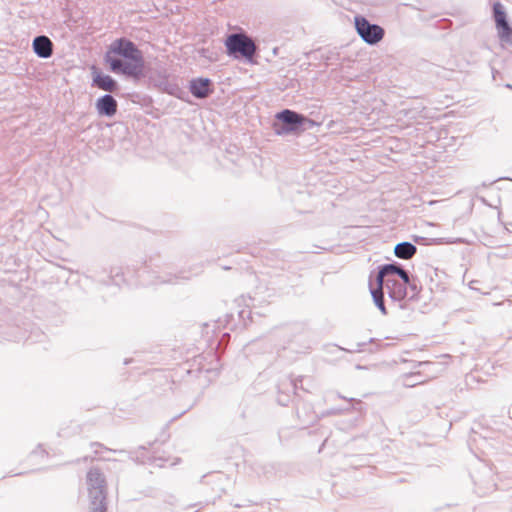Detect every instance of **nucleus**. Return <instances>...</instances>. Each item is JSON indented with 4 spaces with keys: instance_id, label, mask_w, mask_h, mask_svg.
<instances>
[{
    "instance_id": "f257e3e1",
    "label": "nucleus",
    "mask_w": 512,
    "mask_h": 512,
    "mask_svg": "<svg viewBox=\"0 0 512 512\" xmlns=\"http://www.w3.org/2000/svg\"><path fill=\"white\" fill-rule=\"evenodd\" d=\"M104 61L115 74L134 80L145 76L143 52L128 38L120 37L113 40L104 54Z\"/></svg>"
},
{
    "instance_id": "f03ea898",
    "label": "nucleus",
    "mask_w": 512,
    "mask_h": 512,
    "mask_svg": "<svg viewBox=\"0 0 512 512\" xmlns=\"http://www.w3.org/2000/svg\"><path fill=\"white\" fill-rule=\"evenodd\" d=\"M316 123L307 116L290 109L276 113L273 123L274 132L279 136L298 134L315 126Z\"/></svg>"
},
{
    "instance_id": "7ed1b4c3",
    "label": "nucleus",
    "mask_w": 512,
    "mask_h": 512,
    "mask_svg": "<svg viewBox=\"0 0 512 512\" xmlns=\"http://www.w3.org/2000/svg\"><path fill=\"white\" fill-rule=\"evenodd\" d=\"M224 45L229 57L236 60L244 59L248 63H254L257 46L252 37L245 32L228 34Z\"/></svg>"
},
{
    "instance_id": "20e7f679",
    "label": "nucleus",
    "mask_w": 512,
    "mask_h": 512,
    "mask_svg": "<svg viewBox=\"0 0 512 512\" xmlns=\"http://www.w3.org/2000/svg\"><path fill=\"white\" fill-rule=\"evenodd\" d=\"M207 357L204 355H198L194 357L190 368L187 370L189 375H195L196 377H203L204 381L202 385L209 384L217 375L219 370V360L216 358L214 353H209Z\"/></svg>"
},
{
    "instance_id": "39448f33",
    "label": "nucleus",
    "mask_w": 512,
    "mask_h": 512,
    "mask_svg": "<svg viewBox=\"0 0 512 512\" xmlns=\"http://www.w3.org/2000/svg\"><path fill=\"white\" fill-rule=\"evenodd\" d=\"M354 25L360 38L369 45L378 44L384 37V29L375 23H371L366 17L356 15Z\"/></svg>"
},
{
    "instance_id": "423d86ee",
    "label": "nucleus",
    "mask_w": 512,
    "mask_h": 512,
    "mask_svg": "<svg viewBox=\"0 0 512 512\" xmlns=\"http://www.w3.org/2000/svg\"><path fill=\"white\" fill-rule=\"evenodd\" d=\"M493 18L501 42L512 44V27L507 19L504 5L496 1L492 5Z\"/></svg>"
},
{
    "instance_id": "0eeeda50",
    "label": "nucleus",
    "mask_w": 512,
    "mask_h": 512,
    "mask_svg": "<svg viewBox=\"0 0 512 512\" xmlns=\"http://www.w3.org/2000/svg\"><path fill=\"white\" fill-rule=\"evenodd\" d=\"M136 276L141 285L174 284L178 279H189V276H185L182 273L179 275L166 274L160 276L155 272H151L146 264L137 269Z\"/></svg>"
},
{
    "instance_id": "6e6552de",
    "label": "nucleus",
    "mask_w": 512,
    "mask_h": 512,
    "mask_svg": "<svg viewBox=\"0 0 512 512\" xmlns=\"http://www.w3.org/2000/svg\"><path fill=\"white\" fill-rule=\"evenodd\" d=\"M408 273L409 272L403 268L402 264L393 261L377 267L375 282L376 284H379V287L384 286V282H386L387 279H391L390 276L395 275H397L403 282H407Z\"/></svg>"
},
{
    "instance_id": "1a4fd4ad",
    "label": "nucleus",
    "mask_w": 512,
    "mask_h": 512,
    "mask_svg": "<svg viewBox=\"0 0 512 512\" xmlns=\"http://www.w3.org/2000/svg\"><path fill=\"white\" fill-rule=\"evenodd\" d=\"M154 85L161 92L167 93L180 100H185L187 97V92L179 85V83L176 80L170 79L165 74L159 76V78L155 81Z\"/></svg>"
},
{
    "instance_id": "9d476101",
    "label": "nucleus",
    "mask_w": 512,
    "mask_h": 512,
    "mask_svg": "<svg viewBox=\"0 0 512 512\" xmlns=\"http://www.w3.org/2000/svg\"><path fill=\"white\" fill-rule=\"evenodd\" d=\"M92 86L107 92H114L119 89L118 82L112 76L104 74L96 67L92 68Z\"/></svg>"
},
{
    "instance_id": "9b49d317",
    "label": "nucleus",
    "mask_w": 512,
    "mask_h": 512,
    "mask_svg": "<svg viewBox=\"0 0 512 512\" xmlns=\"http://www.w3.org/2000/svg\"><path fill=\"white\" fill-rule=\"evenodd\" d=\"M189 91L195 98L204 99L213 93V83L209 78H193L189 82Z\"/></svg>"
},
{
    "instance_id": "f8f14e48",
    "label": "nucleus",
    "mask_w": 512,
    "mask_h": 512,
    "mask_svg": "<svg viewBox=\"0 0 512 512\" xmlns=\"http://www.w3.org/2000/svg\"><path fill=\"white\" fill-rule=\"evenodd\" d=\"M95 108L99 116L111 118L117 113L118 102L110 93H107L96 100Z\"/></svg>"
},
{
    "instance_id": "ddd939ff",
    "label": "nucleus",
    "mask_w": 512,
    "mask_h": 512,
    "mask_svg": "<svg viewBox=\"0 0 512 512\" xmlns=\"http://www.w3.org/2000/svg\"><path fill=\"white\" fill-rule=\"evenodd\" d=\"M32 49L36 56L47 59L53 54V43L46 35H38L32 41Z\"/></svg>"
},
{
    "instance_id": "4468645a",
    "label": "nucleus",
    "mask_w": 512,
    "mask_h": 512,
    "mask_svg": "<svg viewBox=\"0 0 512 512\" xmlns=\"http://www.w3.org/2000/svg\"><path fill=\"white\" fill-rule=\"evenodd\" d=\"M384 287L388 290L389 297L396 302H401L408 296L407 287L404 282L396 279H387Z\"/></svg>"
},
{
    "instance_id": "2eb2a0df",
    "label": "nucleus",
    "mask_w": 512,
    "mask_h": 512,
    "mask_svg": "<svg viewBox=\"0 0 512 512\" xmlns=\"http://www.w3.org/2000/svg\"><path fill=\"white\" fill-rule=\"evenodd\" d=\"M91 512H106V488L88 489Z\"/></svg>"
},
{
    "instance_id": "dca6fc26",
    "label": "nucleus",
    "mask_w": 512,
    "mask_h": 512,
    "mask_svg": "<svg viewBox=\"0 0 512 512\" xmlns=\"http://www.w3.org/2000/svg\"><path fill=\"white\" fill-rule=\"evenodd\" d=\"M114 452L127 453L128 457L138 464L152 463L153 461L157 460L154 456L150 455L145 446H140L137 450L134 451L114 450Z\"/></svg>"
},
{
    "instance_id": "f3484780",
    "label": "nucleus",
    "mask_w": 512,
    "mask_h": 512,
    "mask_svg": "<svg viewBox=\"0 0 512 512\" xmlns=\"http://www.w3.org/2000/svg\"><path fill=\"white\" fill-rule=\"evenodd\" d=\"M416 252L417 247L409 241L400 242L394 247V255L403 260L411 259Z\"/></svg>"
},
{
    "instance_id": "a211bd4d",
    "label": "nucleus",
    "mask_w": 512,
    "mask_h": 512,
    "mask_svg": "<svg viewBox=\"0 0 512 512\" xmlns=\"http://www.w3.org/2000/svg\"><path fill=\"white\" fill-rule=\"evenodd\" d=\"M99 282H101L104 285H116L120 286L123 283H128L129 281L125 277V272L122 270V268L116 267L111 268L109 275L106 278H99Z\"/></svg>"
},
{
    "instance_id": "6ab92c4d",
    "label": "nucleus",
    "mask_w": 512,
    "mask_h": 512,
    "mask_svg": "<svg viewBox=\"0 0 512 512\" xmlns=\"http://www.w3.org/2000/svg\"><path fill=\"white\" fill-rule=\"evenodd\" d=\"M383 288L384 286L379 287V284H376V286H374L371 282L369 283V290L375 306L381 311L383 315H386L387 310L384 302Z\"/></svg>"
},
{
    "instance_id": "aec40b11",
    "label": "nucleus",
    "mask_w": 512,
    "mask_h": 512,
    "mask_svg": "<svg viewBox=\"0 0 512 512\" xmlns=\"http://www.w3.org/2000/svg\"><path fill=\"white\" fill-rule=\"evenodd\" d=\"M88 489L94 487L106 488V480L103 473L98 468H91L87 473Z\"/></svg>"
},
{
    "instance_id": "412c9836",
    "label": "nucleus",
    "mask_w": 512,
    "mask_h": 512,
    "mask_svg": "<svg viewBox=\"0 0 512 512\" xmlns=\"http://www.w3.org/2000/svg\"><path fill=\"white\" fill-rule=\"evenodd\" d=\"M404 284L407 287V292H411L410 299L417 298L421 291L420 281L416 277H413L410 275V273H408V281L404 282Z\"/></svg>"
},
{
    "instance_id": "4be33fe9",
    "label": "nucleus",
    "mask_w": 512,
    "mask_h": 512,
    "mask_svg": "<svg viewBox=\"0 0 512 512\" xmlns=\"http://www.w3.org/2000/svg\"><path fill=\"white\" fill-rule=\"evenodd\" d=\"M405 377H406L405 385H407L409 387H413V386L423 382V380L420 379V377H421L420 372L410 373V374L406 375Z\"/></svg>"
},
{
    "instance_id": "5701e85b",
    "label": "nucleus",
    "mask_w": 512,
    "mask_h": 512,
    "mask_svg": "<svg viewBox=\"0 0 512 512\" xmlns=\"http://www.w3.org/2000/svg\"><path fill=\"white\" fill-rule=\"evenodd\" d=\"M283 386H285V383H282L281 386H279V395L277 397V402L281 406H287L290 401V395L282 391Z\"/></svg>"
},
{
    "instance_id": "b1692460",
    "label": "nucleus",
    "mask_w": 512,
    "mask_h": 512,
    "mask_svg": "<svg viewBox=\"0 0 512 512\" xmlns=\"http://www.w3.org/2000/svg\"><path fill=\"white\" fill-rule=\"evenodd\" d=\"M220 324H222L224 327H231L233 328L235 326V317L233 313H229L225 315L224 320H219Z\"/></svg>"
},
{
    "instance_id": "393cba45",
    "label": "nucleus",
    "mask_w": 512,
    "mask_h": 512,
    "mask_svg": "<svg viewBox=\"0 0 512 512\" xmlns=\"http://www.w3.org/2000/svg\"><path fill=\"white\" fill-rule=\"evenodd\" d=\"M38 455H39V456H41V457H44V456H47V455H48L47 451H46L45 449H43V448H42V445H41V444H39V445L37 446V448H36L35 450H33V451L31 452V454H30V456H31V457L38 456Z\"/></svg>"
},
{
    "instance_id": "a878e982",
    "label": "nucleus",
    "mask_w": 512,
    "mask_h": 512,
    "mask_svg": "<svg viewBox=\"0 0 512 512\" xmlns=\"http://www.w3.org/2000/svg\"><path fill=\"white\" fill-rule=\"evenodd\" d=\"M256 300L255 297H248V301L249 302H254ZM236 302L238 303V306L241 305L240 302H243L245 304L246 307H250V303L247 302V300L242 296L240 299H237Z\"/></svg>"
},
{
    "instance_id": "bb28decb",
    "label": "nucleus",
    "mask_w": 512,
    "mask_h": 512,
    "mask_svg": "<svg viewBox=\"0 0 512 512\" xmlns=\"http://www.w3.org/2000/svg\"><path fill=\"white\" fill-rule=\"evenodd\" d=\"M299 382H302L301 378L300 379H291L287 385L293 390V392H295V390L298 389V387H299L298 386Z\"/></svg>"
},
{
    "instance_id": "cd10ccee",
    "label": "nucleus",
    "mask_w": 512,
    "mask_h": 512,
    "mask_svg": "<svg viewBox=\"0 0 512 512\" xmlns=\"http://www.w3.org/2000/svg\"><path fill=\"white\" fill-rule=\"evenodd\" d=\"M246 313H247V314H248V316H249V315L251 314V311H246V310L242 309V310H239V311L237 312V316H238L239 320H240V321H243V324H244V325H246V322H245V314H246Z\"/></svg>"
},
{
    "instance_id": "c85d7f7f",
    "label": "nucleus",
    "mask_w": 512,
    "mask_h": 512,
    "mask_svg": "<svg viewBox=\"0 0 512 512\" xmlns=\"http://www.w3.org/2000/svg\"><path fill=\"white\" fill-rule=\"evenodd\" d=\"M490 68H491L492 78H493V80H496V77H497V75L500 74V72L495 68L494 61H490Z\"/></svg>"
},
{
    "instance_id": "c756f323",
    "label": "nucleus",
    "mask_w": 512,
    "mask_h": 512,
    "mask_svg": "<svg viewBox=\"0 0 512 512\" xmlns=\"http://www.w3.org/2000/svg\"><path fill=\"white\" fill-rule=\"evenodd\" d=\"M207 477L208 478H213V479H215L217 481H221L223 479L224 475L221 474V473H213V474L207 475ZM204 478H206V476H204Z\"/></svg>"
},
{
    "instance_id": "7c9ffc66",
    "label": "nucleus",
    "mask_w": 512,
    "mask_h": 512,
    "mask_svg": "<svg viewBox=\"0 0 512 512\" xmlns=\"http://www.w3.org/2000/svg\"><path fill=\"white\" fill-rule=\"evenodd\" d=\"M366 345L365 342L363 343H357V348L356 349H352V350H349L350 352H360L362 351V347H364Z\"/></svg>"
},
{
    "instance_id": "2f4dec72",
    "label": "nucleus",
    "mask_w": 512,
    "mask_h": 512,
    "mask_svg": "<svg viewBox=\"0 0 512 512\" xmlns=\"http://www.w3.org/2000/svg\"><path fill=\"white\" fill-rule=\"evenodd\" d=\"M349 401L350 402H355L356 404H361V402L359 400H356L354 398H350Z\"/></svg>"
},
{
    "instance_id": "473e14b6",
    "label": "nucleus",
    "mask_w": 512,
    "mask_h": 512,
    "mask_svg": "<svg viewBox=\"0 0 512 512\" xmlns=\"http://www.w3.org/2000/svg\"><path fill=\"white\" fill-rule=\"evenodd\" d=\"M91 446L92 447H94V446L102 447V445L98 442L91 443Z\"/></svg>"
},
{
    "instance_id": "72a5a7b5",
    "label": "nucleus",
    "mask_w": 512,
    "mask_h": 512,
    "mask_svg": "<svg viewBox=\"0 0 512 512\" xmlns=\"http://www.w3.org/2000/svg\"><path fill=\"white\" fill-rule=\"evenodd\" d=\"M505 87L512 90V85L511 84H506Z\"/></svg>"
},
{
    "instance_id": "f704fd0d",
    "label": "nucleus",
    "mask_w": 512,
    "mask_h": 512,
    "mask_svg": "<svg viewBox=\"0 0 512 512\" xmlns=\"http://www.w3.org/2000/svg\"><path fill=\"white\" fill-rule=\"evenodd\" d=\"M429 363L428 362H420L419 365L420 366H423V365H428Z\"/></svg>"
},
{
    "instance_id": "c9c22d12",
    "label": "nucleus",
    "mask_w": 512,
    "mask_h": 512,
    "mask_svg": "<svg viewBox=\"0 0 512 512\" xmlns=\"http://www.w3.org/2000/svg\"><path fill=\"white\" fill-rule=\"evenodd\" d=\"M375 341L374 338H370L369 343H373Z\"/></svg>"
},
{
    "instance_id": "e433bc0d",
    "label": "nucleus",
    "mask_w": 512,
    "mask_h": 512,
    "mask_svg": "<svg viewBox=\"0 0 512 512\" xmlns=\"http://www.w3.org/2000/svg\"><path fill=\"white\" fill-rule=\"evenodd\" d=\"M244 505L236 504L235 507H243Z\"/></svg>"
}]
</instances>
